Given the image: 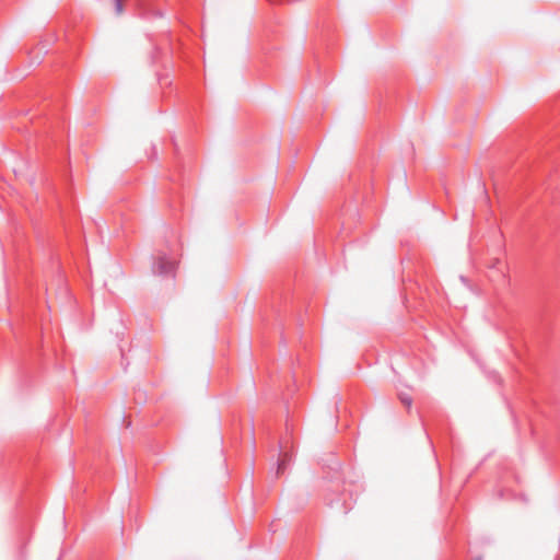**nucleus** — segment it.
Returning a JSON list of instances; mask_svg holds the SVG:
<instances>
[{
    "label": "nucleus",
    "mask_w": 560,
    "mask_h": 560,
    "mask_svg": "<svg viewBox=\"0 0 560 560\" xmlns=\"http://www.w3.org/2000/svg\"><path fill=\"white\" fill-rule=\"evenodd\" d=\"M290 462V456L285 453L278 463L277 474L280 475L284 471L287 464Z\"/></svg>",
    "instance_id": "nucleus-3"
},
{
    "label": "nucleus",
    "mask_w": 560,
    "mask_h": 560,
    "mask_svg": "<svg viewBox=\"0 0 560 560\" xmlns=\"http://www.w3.org/2000/svg\"><path fill=\"white\" fill-rule=\"evenodd\" d=\"M399 399H400L401 404L405 405L407 408L411 407L412 399L410 396H408L406 394H400Z\"/></svg>",
    "instance_id": "nucleus-4"
},
{
    "label": "nucleus",
    "mask_w": 560,
    "mask_h": 560,
    "mask_svg": "<svg viewBox=\"0 0 560 560\" xmlns=\"http://www.w3.org/2000/svg\"><path fill=\"white\" fill-rule=\"evenodd\" d=\"M475 560H482V559H481V558H477V559H475Z\"/></svg>",
    "instance_id": "nucleus-5"
},
{
    "label": "nucleus",
    "mask_w": 560,
    "mask_h": 560,
    "mask_svg": "<svg viewBox=\"0 0 560 560\" xmlns=\"http://www.w3.org/2000/svg\"><path fill=\"white\" fill-rule=\"evenodd\" d=\"M130 0H112L113 9L115 15L119 16L124 12V8Z\"/></svg>",
    "instance_id": "nucleus-2"
},
{
    "label": "nucleus",
    "mask_w": 560,
    "mask_h": 560,
    "mask_svg": "<svg viewBox=\"0 0 560 560\" xmlns=\"http://www.w3.org/2000/svg\"><path fill=\"white\" fill-rule=\"evenodd\" d=\"M175 269V262L165 255L159 256L153 265V272L162 276L171 275Z\"/></svg>",
    "instance_id": "nucleus-1"
}]
</instances>
